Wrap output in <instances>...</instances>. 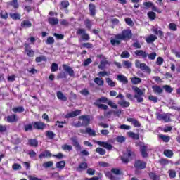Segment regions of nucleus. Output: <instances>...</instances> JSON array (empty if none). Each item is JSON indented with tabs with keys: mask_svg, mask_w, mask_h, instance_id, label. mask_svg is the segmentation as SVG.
Segmentation results:
<instances>
[{
	"mask_svg": "<svg viewBox=\"0 0 180 180\" xmlns=\"http://www.w3.org/2000/svg\"><path fill=\"white\" fill-rule=\"evenodd\" d=\"M133 37V32L130 29H124L120 34L115 35L117 40H130Z\"/></svg>",
	"mask_w": 180,
	"mask_h": 180,
	"instance_id": "obj_1",
	"label": "nucleus"
},
{
	"mask_svg": "<svg viewBox=\"0 0 180 180\" xmlns=\"http://www.w3.org/2000/svg\"><path fill=\"white\" fill-rule=\"evenodd\" d=\"M79 120H82V122L79 121L77 123H76L75 127H82V126L86 127L89 124V123H91V118L88 115L79 116Z\"/></svg>",
	"mask_w": 180,
	"mask_h": 180,
	"instance_id": "obj_2",
	"label": "nucleus"
},
{
	"mask_svg": "<svg viewBox=\"0 0 180 180\" xmlns=\"http://www.w3.org/2000/svg\"><path fill=\"white\" fill-rule=\"evenodd\" d=\"M134 157H136V153L129 148H127V153H124L123 156L121 157V161H122L123 164H129V161L133 160Z\"/></svg>",
	"mask_w": 180,
	"mask_h": 180,
	"instance_id": "obj_3",
	"label": "nucleus"
},
{
	"mask_svg": "<svg viewBox=\"0 0 180 180\" xmlns=\"http://www.w3.org/2000/svg\"><path fill=\"white\" fill-rule=\"evenodd\" d=\"M134 167L135 168V174H139L140 171L146 169L147 167V162L141 160H136L134 163Z\"/></svg>",
	"mask_w": 180,
	"mask_h": 180,
	"instance_id": "obj_4",
	"label": "nucleus"
},
{
	"mask_svg": "<svg viewBox=\"0 0 180 180\" xmlns=\"http://www.w3.org/2000/svg\"><path fill=\"white\" fill-rule=\"evenodd\" d=\"M134 92H135V95L134 96V98L136 99V102L138 103H141V102L144 101V98H143L142 96H144V91L141 90L139 87H134Z\"/></svg>",
	"mask_w": 180,
	"mask_h": 180,
	"instance_id": "obj_5",
	"label": "nucleus"
},
{
	"mask_svg": "<svg viewBox=\"0 0 180 180\" xmlns=\"http://www.w3.org/2000/svg\"><path fill=\"white\" fill-rule=\"evenodd\" d=\"M76 34L81 36V39L84 41H89V40H91V37L89 36V34L86 33V30L85 29L79 28L76 32Z\"/></svg>",
	"mask_w": 180,
	"mask_h": 180,
	"instance_id": "obj_6",
	"label": "nucleus"
},
{
	"mask_svg": "<svg viewBox=\"0 0 180 180\" xmlns=\"http://www.w3.org/2000/svg\"><path fill=\"white\" fill-rule=\"evenodd\" d=\"M32 126L35 130H44L47 124L43 122H32Z\"/></svg>",
	"mask_w": 180,
	"mask_h": 180,
	"instance_id": "obj_7",
	"label": "nucleus"
},
{
	"mask_svg": "<svg viewBox=\"0 0 180 180\" xmlns=\"http://www.w3.org/2000/svg\"><path fill=\"white\" fill-rule=\"evenodd\" d=\"M148 150V146H147V145L143 143V145L140 146L139 153L143 158H147L148 157V153H147Z\"/></svg>",
	"mask_w": 180,
	"mask_h": 180,
	"instance_id": "obj_8",
	"label": "nucleus"
},
{
	"mask_svg": "<svg viewBox=\"0 0 180 180\" xmlns=\"http://www.w3.org/2000/svg\"><path fill=\"white\" fill-rule=\"evenodd\" d=\"M24 50L27 56V57H34V51L32 49V46L27 43L24 44Z\"/></svg>",
	"mask_w": 180,
	"mask_h": 180,
	"instance_id": "obj_9",
	"label": "nucleus"
},
{
	"mask_svg": "<svg viewBox=\"0 0 180 180\" xmlns=\"http://www.w3.org/2000/svg\"><path fill=\"white\" fill-rule=\"evenodd\" d=\"M134 54L136 55L137 57L143 58V60H146L147 57H148V52H147V51H143L141 49L135 51Z\"/></svg>",
	"mask_w": 180,
	"mask_h": 180,
	"instance_id": "obj_10",
	"label": "nucleus"
},
{
	"mask_svg": "<svg viewBox=\"0 0 180 180\" xmlns=\"http://www.w3.org/2000/svg\"><path fill=\"white\" fill-rule=\"evenodd\" d=\"M96 143L98 146H100V147H103V148H105V150H108L109 151L113 148V146L108 142L96 141Z\"/></svg>",
	"mask_w": 180,
	"mask_h": 180,
	"instance_id": "obj_11",
	"label": "nucleus"
},
{
	"mask_svg": "<svg viewBox=\"0 0 180 180\" xmlns=\"http://www.w3.org/2000/svg\"><path fill=\"white\" fill-rule=\"evenodd\" d=\"M4 120L8 123H16V122L19 120V117H18V115L16 114H12L11 115H8L6 118H4Z\"/></svg>",
	"mask_w": 180,
	"mask_h": 180,
	"instance_id": "obj_12",
	"label": "nucleus"
},
{
	"mask_svg": "<svg viewBox=\"0 0 180 180\" xmlns=\"http://www.w3.org/2000/svg\"><path fill=\"white\" fill-rule=\"evenodd\" d=\"M62 67L64 71L65 72H68L70 77H75V72H74V70L72 69V68H71V66H68L66 64H63Z\"/></svg>",
	"mask_w": 180,
	"mask_h": 180,
	"instance_id": "obj_13",
	"label": "nucleus"
},
{
	"mask_svg": "<svg viewBox=\"0 0 180 180\" xmlns=\"http://www.w3.org/2000/svg\"><path fill=\"white\" fill-rule=\"evenodd\" d=\"M81 115V110H76L75 111H72L65 115V119H70L71 117H76V116H79Z\"/></svg>",
	"mask_w": 180,
	"mask_h": 180,
	"instance_id": "obj_14",
	"label": "nucleus"
},
{
	"mask_svg": "<svg viewBox=\"0 0 180 180\" xmlns=\"http://www.w3.org/2000/svg\"><path fill=\"white\" fill-rule=\"evenodd\" d=\"M72 141V146L75 147L76 151H79L82 150V148H81V145L79 144V142H78V139L77 138H71L70 139Z\"/></svg>",
	"mask_w": 180,
	"mask_h": 180,
	"instance_id": "obj_15",
	"label": "nucleus"
},
{
	"mask_svg": "<svg viewBox=\"0 0 180 180\" xmlns=\"http://www.w3.org/2000/svg\"><path fill=\"white\" fill-rule=\"evenodd\" d=\"M89 11L90 16H95L96 15V6L94 3H90L89 4Z\"/></svg>",
	"mask_w": 180,
	"mask_h": 180,
	"instance_id": "obj_16",
	"label": "nucleus"
},
{
	"mask_svg": "<svg viewBox=\"0 0 180 180\" xmlns=\"http://www.w3.org/2000/svg\"><path fill=\"white\" fill-rule=\"evenodd\" d=\"M86 169H88V163L85 162H81L77 167L78 172H82V171H85Z\"/></svg>",
	"mask_w": 180,
	"mask_h": 180,
	"instance_id": "obj_17",
	"label": "nucleus"
},
{
	"mask_svg": "<svg viewBox=\"0 0 180 180\" xmlns=\"http://www.w3.org/2000/svg\"><path fill=\"white\" fill-rule=\"evenodd\" d=\"M117 80L119 81V82L124 84V85L129 84V79H127V77L123 75H118L117 76Z\"/></svg>",
	"mask_w": 180,
	"mask_h": 180,
	"instance_id": "obj_18",
	"label": "nucleus"
},
{
	"mask_svg": "<svg viewBox=\"0 0 180 180\" xmlns=\"http://www.w3.org/2000/svg\"><path fill=\"white\" fill-rule=\"evenodd\" d=\"M152 89H153L154 94H158V95H161V94H162V92H164V89H162V88H161V86H160L158 85L153 86Z\"/></svg>",
	"mask_w": 180,
	"mask_h": 180,
	"instance_id": "obj_19",
	"label": "nucleus"
},
{
	"mask_svg": "<svg viewBox=\"0 0 180 180\" xmlns=\"http://www.w3.org/2000/svg\"><path fill=\"white\" fill-rule=\"evenodd\" d=\"M51 157H53V155L51 154V153H50L49 150H44V152L39 154L40 160H41V158H50Z\"/></svg>",
	"mask_w": 180,
	"mask_h": 180,
	"instance_id": "obj_20",
	"label": "nucleus"
},
{
	"mask_svg": "<svg viewBox=\"0 0 180 180\" xmlns=\"http://www.w3.org/2000/svg\"><path fill=\"white\" fill-rule=\"evenodd\" d=\"M106 65H110V62L108 60L105 59L104 60H101L100 62V65H98V68L100 70H105L106 68Z\"/></svg>",
	"mask_w": 180,
	"mask_h": 180,
	"instance_id": "obj_21",
	"label": "nucleus"
},
{
	"mask_svg": "<svg viewBox=\"0 0 180 180\" xmlns=\"http://www.w3.org/2000/svg\"><path fill=\"white\" fill-rule=\"evenodd\" d=\"M56 96L59 101H63V102H67V96L60 91L56 92Z\"/></svg>",
	"mask_w": 180,
	"mask_h": 180,
	"instance_id": "obj_22",
	"label": "nucleus"
},
{
	"mask_svg": "<svg viewBox=\"0 0 180 180\" xmlns=\"http://www.w3.org/2000/svg\"><path fill=\"white\" fill-rule=\"evenodd\" d=\"M21 27H22V29H27L29 27H32V22L28 20H22L21 22Z\"/></svg>",
	"mask_w": 180,
	"mask_h": 180,
	"instance_id": "obj_23",
	"label": "nucleus"
},
{
	"mask_svg": "<svg viewBox=\"0 0 180 180\" xmlns=\"http://www.w3.org/2000/svg\"><path fill=\"white\" fill-rule=\"evenodd\" d=\"M140 65V70L141 71H146L148 72V74H151V69H150V67L147 66L146 63H141Z\"/></svg>",
	"mask_w": 180,
	"mask_h": 180,
	"instance_id": "obj_24",
	"label": "nucleus"
},
{
	"mask_svg": "<svg viewBox=\"0 0 180 180\" xmlns=\"http://www.w3.org/2000/svg\"><path fill=\"white\" fill-rule=\"evenodd\" d=\"M12 112H13V113H23V112H25V108L23 106L13 107Z\"/></svg>",
	"mask_w": 180,
	"mask_h": 180,
	"instance_id": "obj_25",
	"label": "nucleus"
},
{
	"mask_svg": "<svg viewBox=\"0 0 180 180\" xmlns=\"http://www.w3.org/2000/svg\"><path fill=\"white\" fill-rule=\"evenodd\" d=\"M48 22L49 25H51V26H56V25H58V19L57 18L51 17L48 18Z\"/></svg>",
	"mask_w": 180,
	"mask_h": 180,
	"instance_id": "obj_26",
	"label": "nucleus"
},
{
	"mask_svg": "<svg viewBox=\"0 0 180 180\" xmlns=\"http://www.w3.org/2000/svg\"><path fill=\"white\" fill-rule=\"evenodd\" d=\"M109 102V99H108V98L106 97H101L97 100H96V101L94 103V104H98V103H108Z\"/></svg>",
	"mask_w": 180,
	"mask_h": 180,
	"instance_id": "obj_27",
	"label": "nucleus"
},
{
	"mask_svg": "<svg viewBox=\"0 0 180 180\" xmlns=\"http://www.w3.org/2000/svg\"><path fill=\"white\" fill-rule=\"evenodd\" d=\"M156 39H157V36L154 34H150L146 38V43H148L150 44L151 43H154V41H155Z\"/></svg>",
	"mask_w": 180,
	"mask_h": 180,
	"instance_id": "obj_28",
	"label": "nucleus"
},
{
	"mask_svg": "<svg viewBox=\"0 0 180 180\" xmlns=\"http://www.w3.org/2000/svg\"><path fill=\"white\" fill-rule=\"evenodd\" d=\"M9 15L13 20H19L22 18V15L19 13H11Z\"/></svg>",
	"mask_w": 180,
	"mask_h": 180,
	"instance_id": "obj_29",
	"label": "nucleus"
},
{
	"mask_svg": "<svg viewBox=\"0 0 180 180\" xmlns=\"http://www.w3.org/2000/svg\"><path fill=\"white\" fill-rule=\"evenodd\" d=\"M163 154L165 155V157H167V158H172V157H174V152H172L170 149H165Z\"/></svg>",
	"mask_w": 180,
	"mask_h": 180,
	"instance_id": "obj_30",
	"label": "nucleus"
},
{
	"mask_svg": "<svg viewBox=\"0 0 180 180\" xmlns=\"http://www.w3.org/2000/svg\"><path fill=\"white\" fill-rule=\"evenodd\" d=\"M56 167L59 169H64V168L65 167V161L62 160L56 162Z\"/></svg>",
	"mask_w": 180,
	"mask_h": 180,
	"instance_id": "obj_31",
	"label": "nucleus"
},
{
	"mask_svg": "<svg viewBox=\"0 0 180 180\" xmlns=\"http://www.w3.org/2000/svg\"><path fill=\"white\" fill-rule=\"evenodd\" d=\"M159 139H161L164 143H169V140H171V137H169V136L164 134L159 135Z\"/></svg>",
	"mask_w": 180,
	"mask_h": 180,
	"instance_id": "obj_32",
	"label": "nucleus"
},
{
	"mask_svg": "<svg viewBox=\"0 0 180 180\" xmlns=\"http://www.w3.org/2000/svg\"><path fill=\"white\" fill-rule=\"evenodd\" d=\"M118 105L122 106V108H129L130 106V102L122 100V101H118Z\"/></svg>",
	"mask_w": 180,
	"mask_h": 180,
	"instance_id": "obj_33",
	"label": "nucleus"
},
{
	"mask_svg": "<svg viewBox=\"0 0 180 180\" xmlns=\"http://www.w3.org/2000/svg\"><path fill=\"white\" fill-rule=\"evenodd\" d=\"M8 5H10V6H13L14 9H18V8H19V4L18 3V0H12L11 1L8 2Z\"/></svg>",
	"mask_w": 180,
	"mask_h": 180,
	"instance_id": "obj_34",
	"label": "nucleus"
},
{
	"mask_svg": "<svg viewBox=\"0 0 180 180\" xmlns=\"http://www.w3.org/2000/svg\"><path fill=\"white\" fill-rule=\"evenodd\" d=\"M147 15L150 20H155L157 18V14L154 11H149Z\"/></svg>",
	"mask_w": 180,
	"mask_h": 180,
	"instance_id": "obj_35",
	"label": "nucleus"
},
{
	"mask_svg": "<svg viewBox=\"0 0 180 180\" xmlns=\"http://www.w3.org/2000/svg\"><path fill=\"white\" fill-rule=\"evenodd\" d=\"M94 82L95 84L98 85V86H103V84H105V81H103V79H101L99 77H96L94 79Z\"/></svg>",
	"mask_w": 180,
	"mask_h": 180,
	"instance_id": "obj_36",
	"label": "nucleus"
},
{
	"mask_svg": "<svg viewBox=\"0 0 180 180\" xmlns=\"http://www.w3.org/2000/svg\"><path fill=\"white\" fill-rule=\"evenodd\" d=\"M28 143L29 146H32V147H37V146H39V141L36 139H29Z\"/></svg>",
	"mask_w": 180,
	"mask_h": 180,
	"instance_id": "obj_37",
	"label": "nucleus"
},
{
	"mask_svg": "<svg viewBox=\"0 0 180 180\" xmlns=\"http://www.w3.org/2000/svg\"><path fill=\"white\" fill-rule=\"evenodd\" d=\"M86 133H87V134H89V136H93V137H95V136H96V132L95 131V130L89 127L86 128Z\"/></svg>",
	"mask_w": 180,
	"mask_h": 180,
	"instance_id": "obj_38",
	"label": "nucleus"
},
{
	"mask_svg": "<svg viewBox=\"0 0 180 180\" xmlns=\"http://www.w3.org/2000/svg\"><path fill=\"white\" fill-rule=\"evenodd\" d=\"M149 177L152 180H160V176L159 175H157V174L155 172L149 173Z\"/></svg>",
	"mask_w": 180,
	"mask_h": 180,
	"instance_id": "obj_39",
	"label": "nucleus"
},
{
	"mask_svg": "<svg viewBox=\"0 0 180 180\" xmlns=\"http://www.w3.org/2000/svg\"><path fill=\"white\" fill-rule=\"evenodd\" d=\"M120 40L122 39H116V38L112 39H110V43L112 46H120V44L122 43Z\"/></svg>",
	"mask_w": 180,
	"mask_h": 180,
	"instance_id": "obj_40",
	"label": "nucleus"
},
{
	"mask_svg": "<svg viewBox=\"0 0 180 180\" xmlns=\"http://www.w3.org/2000/svg\"><path fill=\"white\" fill-rule=\"evenodd\" d=\"M42 61H47V58L45 56H37L35 58V62L36 63H41Z\"/></svg>",
	"mask_w": 180,
	"mask_h": 180,
	"instance_id": "obj_41",
	"label": "nucleus"
},
{
	"mask_svg": "<svg viewBox=\"0 0 180 180\" xmlns=\"http://www.w3.org/2000/svg\"><path fill=\"white\" fill-rule=\"evenodd\" d=\"M33 123L32 124H27L24 126V130L25 131H32L33 130Z\"/></svg>",
	"mask_w": 180,
	"mask_h": 180,
	"instance_id": "obj_42",
	"label": "nucleus"
},
{
	"mask_svg": "<svg viewBox=\"0 0 180 180\" xmlns=\"http://www.w3.org/2000/svg\"><path fill=\"white\" fill-rule=\"evenodd\" d=\"M105 81L108 85H109V86H111L112 88H113L114 86H116V82H113V80L110 79V78L107 77L105 79Z\"/></svg>",
	"mask_w": 180,
	"mask_h": 180,
	"instance_id": "obj_43",
	"label": "nucleus"
},
{
	"mask_svg": "<svg viewBox=\"0 0 180 180\" xmlns=\"http://www.w3.org/2000/svg\"><path fill=\"white\" fill-rule=\"evenodd\" d=\"M62 150L64 151H72V146L68 144H64L62 146Z\"/></svg>",
	"mask_w": 180,
	"mask_h": 180,
	"instance_id": "obj_44",
	"label": "nucleus"
},
{
	"mask_svg": "<svg viewBox=\"0 0 180 180\" xmlns=\"http://www.w3.org/2000/svg\"><path fill=\"white\" fill-rule=\"evenodd\" d=\"M55 41H56L54 40V37H49L45 41V43L46 44H48V45H52V44H54Z\"/></svg>",
	"mask_w": 180,
	"mask_h": 180,
	"instance_id": "obj_45",
	"label": "nucleus"
},
{
	"mask_svg": "<svg viewBox=\"0 0 180 180\" xmlns=\"http://www.w3.org/2000/svg\"><path fill=\"white\" fill-rule=\"evenodd\" d=\"M82 47L85 48V49H94V45L89 42H86V43H83L82 44V46L80 47V49H82Z\"/></svg>",
	"mask_w": 180,
	"mask_h": 180,
	"instance_id": "obj_46",
	"label": "nucleus"
},
{
	"mask_svg": "<svg viewBox=\"0 0 180 180\" xmlns=\"http://www.w3.org/2000/svg\"><path fill=\"white\" fill-rule=\"evenodd\" d=\"M122 65L124 66L125 68L129 69L131 68L132 63L129 60L122 61Z\"/></svg>",
	"mask_w": 180,
	"mask_h": 180,
	"instance_id": "obj_47",
	"label": "nucleus"
},
{
	"mask_svg": "<svg viewBox=\"0 0 180 180\" xmlns=\"http://www.w3.org/2000/svg\"><path fill=\"white\" fill-rule=\"evenodd\" d=\"M84 25H85L86 29H89V30H91L92 27V22L89 19H86L84 21Z\"/></svg>",
	"mask_w": 180,
	"mask_h": 180,
	"instance_id": "obj_48",
	"label": "nucleus"
},
{
	"mask_svg": "<svg viewBox=\"0 0 180 180\" xmlns=\"http://www.w3.org/2000/svg\"><path fill=\"white\" fill-rule=\"evenodd\" d=\"M129 136L131 139H134V140H139V139H140V136L139 135V134H136L134 132H129Z\"/></svg>",
	"mask_w": 180,
	"mask_h": 180,
	"instance_id": "obj_49",
	"label": "nucleus"
},
{
	"mask_svg": "<svg viewBox=\"0 0 180 180\" xmlns=\"http://www.w3.org/2000/svg\"><path fill=\"white\" fill-rule=\"evenodd\" d=\"M46 137H48V139H50L51 140H53V139L56 137V134H54L53 131H46Z\"/></svg>",
	"mask_w": 180,
	"mask_h": 180,
	"instance_id": "obj_50",
	"label": "nucleus"
},
{
	"mask_svg": "<svg viewBox=\"0 0 180 180\" xmlns=\"http://www.w3.org/2000/svg\"><path fill=\"white\" fill-rule=\"evenodd\" d=\"M96 153H98L100 155H105V154H106V150L102 148H97L96 149Z\"/></svg>",
	"mask_w": 180,
	"mask_h": 180,
	"instance_id": "obj_51",
	"label": "nucleus"
},
{
	"mask_svg": "<svg viewBox=\"0 0 180 180\" xmlns=\"http://www.w3.org/2000/svg\"><path fill=\"white\" fill-rule=\"evenodd\" d=\"M60 6H62V8H63V9H66V8H68V6H70V2L67 0L62 1L60 2Z\"/></svg>",
	"mask_w": 180,
	"mask_h": 180,
	"instance_id": "obj_52",
	"label": "nucleus"
},
{
	"mask_svg": "<svg viewBox=\"0 0 180 180\" xmlns=\"http://www.w3.org/2000/svg\"><path fill=\"white\" fill-rule=\"evenodd\" d=\"M169 178L174 179L176 176V172L174 169H169L168 171Z\"/></svg>",
	"mask_w": 180,
	"mask_h": 180,
	"instance_id": "obj_53",
	"label": "nucleus"
},
{
	"mask_svg": "<svg viewBox=\"0 0 180 180\" xmlns=\"http://www.w3.org/2000/svg\"><path fill=\"white\" fill-rule=\"evenodd\" d=\"M54 163L53 162V161H48L46 162H44L42 166L44 167V168H51V167H53V165Z\"/></svg>",
	"mask_w": 180,
	"mask_h": 180,
	"instance_id": "obj_54",
	"label": "nucleus"
},
{
	"mask_svg": "<svg viewBox=\"0 0 180 180\" xmlns=\"http://www.w3.org/2000/svg\"><path fill=\"white\" fill-rule=\"evenodd\" d=\"M163 89H165V92H167V94H171L172 91H174V89H172V87H171L169 85L163 86Z\"/></svg>",
	"mask_w": 180,
	"mask_h": 180,
	"instance_id": "obj_55",
	"label": "nucleus"
},
{
	"mask_svg": "<svg viewBox=\"0 0 180 180\" xmlns=\"http://www.w3.org/2000/svg\"><path fill=\"white\" fill-rule=\"evenodd\" d=\"M131 81L132 84H141V79H140V77H132Z\"/></svg>",
	"mask_w": 180,
	"mask_h": 180,
	"instance_id": "obj_56",
	"label": "nucleus"
},
{
	"mask_svg": "<svg viewBox=\"0 0 180 180\" xmlns=\"http://www.w3.org/2000/svg\"><path fill=\"white\" fill-rule=\"evenodd\" d=\"M157 57V52H152L151 53H148V60H154Z\"/></svg>",
	"mask_w": 180,
	"mask_h": 180,
	"instance_id": "obj_57",
	"label": "nucleus"
},
{
	"mask_svg": "<svg viewBox=\"0 0 180 180\" xmlns=\"http://www.w3.org/2000/svg\"><path fill=\"white\" fill-rule=\"evenodd\" d=\"M94 106H97L99 109H103V110H108V105L105 104H94Z\"/></svg>",
	"mask_w": 180,
	"mask_h": 180,
	"instance_id": "obj_58",
	"label": "nucleus"
},
{
	"mask_svg": "<svg viewBox=\"0 0 180 180\" xmlns=\"http://www.w3.org/2000/svg\"><path fill=\"white\" fill-rule=\"evenodd\" d=\"M122 58H129L130 57V53L127 51H124L120 55Z\"/></svg>",
	"mask_w": 180,
	"mask_h": 180,
	"instance_id": "obj_59",
	"label": "nucleus"
},
{
	"mask_svg": "<svg viewBox=\"0 0 180 180\" xmlns=\"http://www.w3.org/2000/svg\"><path fill=\"white\" fill-rule=\"evenodd\" d=\"M51 72H56V71H58V64L52 63L51 66Z\"/></svg>",
	"mask_w": 180,
	"mask_h": 180,
	"instance_id": "obj_60",
	"label": "nucleus"
},
{
	"mask_svg": "<svg viewBox=\"0 0 180 180\" xmlns=\"http://www.w3.org/2000/svg\"><path fill=\"white\" fill-rule=\"evenodd\" d=\"M12 168L13 171H18V169H22V165H20V164L14 163L12 165Z\"/></svg>",
	"mask_w": 180,
	"mask_h": 180,
	"instance_id": "obj_61",
	"label": "nucleus"
},
{
	"mask_svg": "<svg viewBox=\"0 0 180 180\" xmlns=\"http://www.w3.org/2000/svg\"><path fill=\"white\" fill-rule=\"evenodd\" d=\"M162 64H164V58H162L161 56H159L156 60V65L160 67Z\"/></svg>",
	"mask_w": 180,
	"mask_h": 180,
	"instance_id": "obj_62",
	"label": "nucleus"
},
{
	"mask_svg": "<svg viewBox=\"0 0 180 180\" xmlns=\"http://www.w3.org/2000/svg\"><path fill=\"white\" fill-rule=\"evenodd\" d=\"M124 21H125V23H127V25H128V26H134V22H133V20H131V18H125Z\"/></svg>",
	"mask_w": 180,
	"mask_h": 180,
	"instance_id": "obj_63",
	"label": "nucleus"
},
{
	"mask_svg": "<svg viewBox=\"0 0 180 180\" xmlns=\"http://www.w3.org/2000/svg\"><path fill=\"white\" fill-rule=\"evenodd\" d=\"M111 172H112V174H115V175H122V172H120V169L117 168H112L111 169Z\"/></svg>",
	"mask_w": 180,
	"mask_h": 180,
	"instance_id": "obj_64",
	"label": "nucleus"
}]
</instances>
